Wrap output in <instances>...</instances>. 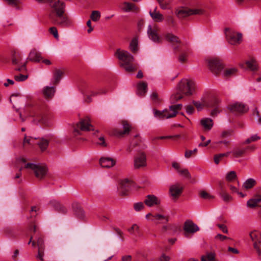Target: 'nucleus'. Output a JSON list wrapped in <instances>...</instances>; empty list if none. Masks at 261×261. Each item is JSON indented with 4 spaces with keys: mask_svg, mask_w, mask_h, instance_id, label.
I'll list each match as a JSON object with an SVG mask.
<instances>
[{
    "mask_svg": "<svg viewBox=\"0 0 261 261\" xmlns=\"http://www.w3.org/2000/svg\"><path fill=\"white\" fill-rule=\"evenodd\" d=\"M115 56L121 61L120 66L123 67L127 72H132L137 70V65L134 63L135 60L134 57L127 51L117 49Z\"/></svg>",
    "mask_w": 261,
    "mask_h": 261,
    "instance_id": "1",
    "label": "nucleus"
},
{
    "mask_svg": "<svg viewBox=\"0 0 261 261\" xmlns=\"http://www.w3.org/2000/svg\"><path fill=\"white\" fill-rule=\"evenodd\" d=\"M196 85L190 79H182L180 81V99L189 97L196 92Z\"/></svg>",
    "mask_w": 261,
    "mask_h": 261,
    "instance_id": "2",
    "label": "nucleus"
},
{
    "mask_svg": "<svg viewBox=\"0 0 261 261\" xmlns=\"http://www.w3.org/2000/svg\"><path fill=\"white\" fill-rule=\"evenodd\" d=\"M179 109V104H175L169 107V109H165L163 111L154 110V115L155 117L160 119H169L174 117Z\"/></svg>",
    "mask_w": 261,
    "mask_h": 261,
    "instance_id": "3",
    "label": "nucleus"
},
{
    "mask_svg": "<svg viewBox=\"0 0 261 261\" xmlns=\"http://www.w3.org/2000/svg\"><path fill=\"white\" fill-rule=\"evenodd\" d=\"M49 18L54 24L62 28H69L73 24L72 19L65 12H62Z\"/></svg>",
    "mask_w": 261,
    "mask_h": 261,
    "instance_id": "4",
    "label": "nucleus"
},
{
    "mask_svg": "<svg viewBox=\"0 0 261 261\" xmlns=\"http://www.w3.org/2000/svg\"><path fill=\"white\" fill-rule=\"evenodd\" d=\"M82 90L83 94L85 96V101L87 103L92 101V96H95L107 93L106 90L103 88L94 90L93 86L90 85L84 86Z\"/></svg>",
    "mask_w": 261,
    "mask_h": 261,
    "instance_id": "5",
    "label": "nucleus"
},
{
    "mask_svg": "<svg viewBox=\"0 0 261 261\" xmlns=\"http://www.w3.org/2000/svg\"><path fill=\"white\" fill-rule=\"evenodd\" d=\"M184 6H180V18L186 17L192 15H200L203 13L201 9H190L186 6L189 5L190 0H180V3Z\"/></svg>",
    "mask_w": 261,
    "mask_h": 261,
    "instance_id": "6",
    "label": "nucleus"
},
{
    "mask_svg": "<svg viewBox=\"0 0 261 261\" xmlns=\"http://www.w3.org/2000/svg\"><path fill=\"white\" fill-rule=\"evenodd\" d=\"M48 6L50 9L48 15L49 18L62 12H65L66 5L65 3L62 1L55 0L51 2Z\"/></svg>",
    "mask_w": 261,
    "mask_h": 261,
    "instance_id": "7",
    "label": "nucleus"
},
{
    "mask_svg": "<svg viewBox=\"0 0 261 261\" xmlns=\"http://www.w3.org/2000/svg\"><path fill=\"white\" fill-rule=\"evenodd\" d=\"M226 38L228 42L233 45L240 44L242 40V35L229 28L225 29Z\"/></svg>",
    "mask_w": 261,
    "mask_h": 261,
    "instance_id": "8",
    "label": "nucleus"
},
{
    "mask_svg": "<svg viewBox=\"0 0 261 261\" xmlns=\"http://www.w3.org/2000/svg\"><path fill=\"white\" fill-rule=\"evenodd\" d=\"M24 168L33 170L36 177L40 179L44 177L47 171L46 166L33 163H27L25 164Z\"/></svg>",
    "mask_w": 261,
    "mask_h": 261,
    "instance_id": "9",
    "label": "nucleus"
},
{
    "mask_svg": "<svg viewBox=\"0 0 261 261\" xmlns=\"http://www.w3.org/2000/svg\"><path fill=\"white\" fill-rule=\"evenodd\" d=\"M12 63L13 65L17 66L16 70L23 71L26 70V62L22 61V57L21 53L14 51L12 55Z\"/></svg>",
    "mask_w": 261,
    "mask_h": 261,
    "instance_id": "10",
    "label": "nucleus"
},
{
    "mask_svg": "<svg viewBox=\"0 0 261 261\" xmlns=\"http://www.w3.org/2000/svg\"><path fill=\"white\" fill-rule=\"evenodd\" d=\"M34 116L39 122L45 124L48 119V113L46 106L38 107L35 110Z\"/></svg>",
    "mask_w": 261,
    "mask_h": 261,
    "instance_id": "11",
    "label": "nucleus"
},
{
    "mask_svg": "<svg viewBox=\"0 0 261 261\" xmlns=\"http://www.w3.org/2000/svg\"><path fill=\"white\" fill-rule=\"evenodd\" d=\"M206 62L209 69L214 74H219L223 69L222 62L217 58H211Z\"/></svg>",
    "mask_w": 261,
    "mask_h": 261,
    "instance_id": "12",
    "label": "nucleus"
},
{
    "mask_svg": "<svg viewBox=\"0 0 261 261\" xmlns=\"http://www.w3.org/2000/svg\"><path fill=\"white\" fill-rule=\"evenodd\" d=\"M249 236L253 242L254 248L256 251L258 255L261 256V234L256 231L253 230L250 232Z\"/></svg>",
    "mask_w": 261,
    "mask_h": 261,
    "instance_id": "13",
    "label": "nucleus"
},
{
    "mask_svg": "<svg viewBox=\"0 0 261 261\" xmlns=\"http://www.w3.org/2000/svg\"><path fill=\"white\" fill-rule=\"evenodd\" d=\"M89 118L86 117L85 119L81 120L77 123L76 127L74 128V133L75 135H80V131H90L93 130V126L89 122Z\"/></svg>",
    "mask_w": 261,
    "mask_h": 261,
    "instance_id": "14",
    "label": "nucleus"
},
{
    "mask_svg": "<svg viewBox=\"0 0 261 261\" xmlns=\"http://www.w3.org/2000/svg\"><path fill=\"white\" fill-rule=\"evenodd\" d=\"M147 220L153 222L156 224H166L169 221L167 216L160 214L148 213L145 216Z\"/></svg>",
    "mask_w": 261,
    "mask_h": 261,
    "instance_id": "15",
    "label": "nucleus"
},
{
    "mask_svg": "<svg viewBox=\"0 0 261 261\" xmlns=\"http://www.w3.org/2000/svg\"><path fill=\"white\" fill-rule=\"evenodd\" d=\"M159 28L156 24L149 25L147 28V34L149 38L155 43H161L162 38L159 35Z\"/></svg>",
    "mask_w": 261,
    "mask_h": 261,
    "instance_id": "16",
    "label": "nucleus"
},
{
    "mask_svg": "<svg viewBox=\"0 0 261 261\" xmlns=\"http://www.w3.org/2000/svg\"><path fill=\"white\" fill-rule=\"evenodd\" d=\"M184 235L189 238L190 234H193L195 232L199 230L198 226L194 224L192 221L188 220L184 223Z\"/></svg>",
    "mask_w": 261,
    "mask_h": 261,
    "instance_id": "17",
    "label": "nucleus"
},
{
    "mask_svg": "<svg viewBox=\"0 0 261 261\" xmlns=\"http://www.w3.org/2000/svg\"><path fill=\"white\" fill-rule=\"evenodd\" d=\"M228 109L230 112L233 113H244L248 110L247 105L241 102H234L228 106Z\"/></svg>",
    "mask_w": 261,
    "mask_h": 261,
    "instance_id": "18",
    "label": "nucleus"
},
{
    "mask_svg": "<svg viewBox=\"0 0 261 261\" xmlns=\"http://www.w3.org/2000/svg\"><path fill=\"white\" fill-rule=\"evenodd\" d=\"M146 165V156L144 152H141L135 157L134 167L135 169L144 167Z\"/></svg>",
    "mask_w": 261,
    "mask_h": 261,
    "instance_id": "19",
    "label": "nucleus"
},
{
    "mask_svg": "<svg viewBox=\"0 0 261 261\" xmlns=\"http://www.w3.org/2000/svg\"><path fill=\"white\" fill-rule=\"evenodd\" d=\"M164 37L168 42L172 44L175 50L178 51L179 41L178 36L172 33H167L164 35Z\"/></svg>",
    "mask_w": 261,
    "mask_h": 261,
    "instance_id": "20",
    "label": "nucleus"
},
{
    "mask_svg": "<svg viewBox=\"0 0 261 261\" xmlns=\"http://www.w3.org/2000/svg\"><path fill=\"white\" fill-rule=\"evenodd\" d=\"M123 130L117 129L115 130L114 135L118 137H122L125 135H128L132 129L131 125L127 121H122Z\"/></svg>",
    "mask_w": 261,
    "mask_h": 261,
    "instance_id": "21",
    "label": "nucleus"
},
{
    "mask_svg": "<svg viewBox=\"0 0 261 261\" xmlns=\"http://www.w3.org/2000/svg\"><path fill=\"white\" fill-rule=\"evenodd\" d=\"M37 244L38 246V255L37 257L41 260L43 261V256L44 254L45 245L44 241L41 236L38 237L37 240Z\"/></svg>",
    "mask_w": 261,
    "mask_h": 261,
    "instance_id": "22",
    "label": "nucleus"
},
{
    "mask_svg": "<svg viewBox=\"0 0 261 261\" xmlns=\"http://www.w3.org/2000/svg\"><path fill=\"white\" fill-rule=\"evenodd\" d=\"M169 194L170 198L173 201H176L179 197V184H176L171 186L169 189Z\"/></svg>",
    "mask_w": 261,
    "mask_h": 261,
    "instance_id": "23",
    "label": "nucleus"
},
{
    "mask_svg": "<svg viewBox=\"0 0 261 261\" xmlns=\"http://www.w3.org/2000/svg\"><path fill=\"white\" fill-rule=\"evenodd\" d=\"M130 181L127 179L122 180L120 182L119 192L121 195H126L129 189Z\"/></svg>",
    "mask_w": 261,
    "mask_h": 261,
    "instance_id": "24",
    "label": "nucleus"
},
{
    "mask_svg": "<svg viewBox=\"0 0 261 261\" xmlns=\"http://www.w3.org/2000/svg\"><path fill=\"white\" fill-rule=\"evenodd\" d=\"M149 15L152 20L156 22H163L165 19L164 15L157 10V7H155L153 10L149 11Z\"/></svg>",
    "mask_w": 261,
    "mask_h": 261,
    "instance_id": "25",
    "label": "nucleus"
},
{
    "mask_svg": "<svg viewBox=\"0 0 261 261\" xmlns=\"http://www.w3.org/2000/svg\"><path fill=\"white\" fill-rule=\"evenodd\" d=\"M120 8L125 12L133 11L137 12L139 11V8L134 4L128 2H123L120 6Z\"/></svg>",
    "mask_w": 261,
    "mask_h": 261,
    "instance_id": "26",
    "label": "nucleus"
},
{
    "mask_svg": "<svg viewBox=\"0 0 261 261\" xmlns=\"http://www.w3.org/2000/svg\"><path fill=\"white\" fill-rule=\"evenodd\" d=\"M99 164L103 168H110L116 164V161L111 158L102 157L99 160Z\"/></svg>",
    "mask_w": 261,
    "mask_h": 261,
    "instance_id": "27",
    "label": "nucleus"
},
{
    "mask_svg": "<svg viewBox=\"0 0 261 261\" xmlns=\"http://www.w3.org/2000/svg\"><path fill=\"white\" fill-rule=\"evenodd\" d=\"M160 200L153 195H148L144 200V203L148 206L151 207L160 204Z\"/></svg>",
    "mask_w": 261,
    "mask_h": 261,
    "instance_id": "28",
    "label": "nucleus"
},
{
    "mask_svg": "<svg viewBox=\"0 0 261 261\" xmlns=\"http://www.w3.org/2000/svg\"><path fill=\"white\" fill-rule=\"evenodd\" d=\"M166 22L172 30H174L177 28V20L175 18L171 15H168L166 17Z\"/></svg>",
    "mask_w": 261,
    "mask_h": 261,
    "instance_id": "29",
    "label": "nucleus"
},
{
    "mask_svg": "<svg viewBox=\"0 0 261 261\" xmlns=\"http://www.w3.org/2000/svg\"><path fill=\"white\" fill-rule=\"evenodd\" d=\"M28 59L30 61L39 62L42 60L40 54L35 49H32L29 55Z\"/></svg>",
    "mask_w": 261,
    "mask_h": 261,
    "instance_id": "30",
    "label": "nucleus"
},
{
    "mask_svg": "<svg viewBox=\"0 0 261 261\" xmlns=\"http://www.w3.org/2000/svg\"><path fill=\"white\" fill-rule=\"evenodd\" d=\"M56 89L54 87H44L42 90L43 94L45 98H51L55 93Z\"/></svg>",
    "mask_w": 261,
    "mask_h": 261,
    "instance_id": "31",
    "label": "nucleus"
},
{
    "mask_svg": "<svg viewBox=\"0 0 261 261\" xmlns=\"http://www.w3.org/2000/svg\"><path fill=\"white\" fill-rule=\"evenodd\" d=\"M147 84L145 82H140L137 86V94L140 96H143L146 93Z\"/></svg>",
    "mask_w": 261,
    "mask_h": 261,
    "instance_id": "32",
    "label": "nucleus"
},
{
    "mask_svg": "<svg viewBox=\"0 0 261 261\" xmlns=\"http://www.w3.org/2000/svg\"><path fill=\"white\" fill-rule=\"evenodd\" d=\"M161 8L163 10H169L171 8V4L173 0H156Z\"/></svg>",
    "mask_w": 261,
    "mask_h": 261,
    "instance_id": "33",
    "label": "nucleus"
},
{
    "mask_svg": "<svg viewBox=\"0 0 261 261\" xmlns=\"http://www.w3.org/2000/svg\"><path fill=\"white\" fill-rule=\"evenodd\" d=\"M201 124L205 130H210L213 125V123L212 119L205 118L201 120Z\"/></svg>",
    "mask_w": 261,
    "mask_h": 261,
    "instance_id": "34",
    "label": "nucleus"
},
{
    "mask_svg": "<svg viewBox=\"0 0 261 261\" xmlns=\"http://www.w3.org/2000/svg\"><path fill=\"white\" fill-rule=\"evenodd\" d=\"M51 204L57 211L62 213H66L67 212L66 208L60 202L54 200L51 202Z\"/></svg>",
    "mask_w": 261,
    "mask_h": 261,
    "instance_id": "35",
    "label": "nucleus"
},
{
    "mask_svg": "<svg viewBox=\"0 0 261 261\" xmlns=\"http://www.w3.org/2000/svg\"><path fill=\"white\" fill-rule=\"evenodd\" d=\"M64 74V72L60 69H55L54 73V81L53 84L57 85L61 80L62 76Z\"/></svg>",
    "mask_w": 261,
    "mask_h": 261,
    "instance_id": "36",
    "label": "nucleus"
},
{
    "mask_svg": "<svg viewBox=\"0 0 261 261\" xmlns=\"http://www.w3.org/2000/svg\"><path fill=\"white\" fill-rule=\"evenodd\" d=\"M187 261H198L197 259L190 258ZM201 261H215V255L214 253H209L206 255L201 256Z\"/></svg>",
    "mask_w": 261,
    "mask_h": 261,
    "instance_id": "37",
    "label": "nucleus"
},
{
    "mask_svg": "<svg viewBox=\"0 0 261 261\" xmlns=\"http://www.w3.org/2000/svg\"><path fill=\"white\" fill-rule=\"evenodd\" d=\"M129 49L131 51L136 54L138 50V41L136 38H134L129 44Z\"/></svg>",
    "mask_w": 261,
    "mask_h": 261,
    "instance_id": "38",
    "label": "nucleus"
},
{
    "mask_svg": "<svg viewBox=\"0 0 261 261\" xmlns=\"http://www.w3.org/2000/svg\"><path fill=\"white\" fill-rule=\"evenodd\" d=\"M175 231V227L174 225L170 224H166L161 228V232L163 233H170L171 231Z\"/></svg>",
    "mask_w": 261,
    "mask_h": 261,
    "instance_id": "39",
    "label": "nucleus"
},
{
    "mask_svg": "<svg viewBox=\"0 0 261 261\" xmlns=\"http://www.w3.org/2000/svg\"><path fill=\"white\" fill-rule=\"evenodd\" d=\"M256 184V181L253 178L247 179L243 184V187L245 189H249L254 187Z\"/></svg>",
    "mask_w": 261,
    "mask_h": 261,
    "instance_id": "40",
    "label": "nucleus"
},
{
    "mask_svg": "<svg viewBox=\"0 0 261 261\" xmlns=\"http://www.w3.org/2000/svg\"><path fill=\"white\" fill-rule=\"evenodd\" d=\"M42 151H44L48 145V141L46 139L42 138L37 143Z\"/></svg>",
    "mask_w": 261,
    "mask_h": 261,
    "instance_id": "41",
    "label": "nucleus"
},
{
    "mask_svg": "<svg viewBox=\"0 0 261 261\" xmlns=\"http://www.w3.org/2000/svg\"><path fill=\"white\" fill-rule=\"evenodd\" d=\"M259 200V196L254 199H249L247 203V206L250 207H254L258 206Z\"/></svg>",
    "mask_w": 261,
    "mask_h": 261,
    "instance_id": "42",
    "label": "nucleus"
},
{
    "mask_svg": "<svg viewBox=\"0 0 261 261\" xmlns=\"http://www.w3.org/2000/svg\"><path fill=\"white\" fill-rule=\"evenodd\" d=\"M261 139L260 137L258 134H254L251 135L250 137L247 138L244 142V144H249L251 142H256Z\"/></svg>",
    "mask_w": 261,
    "mask_h": 261,
    "instance_id": "43",
    "label": "nucleus"
},
{
    "mask_svg": "<svg viewBox=\"0 0 261 261\" xmlns=\"http://www.w3.org/2000/svg\"><path fill=\"white\" fill-rule=\"evenodd\" d=\"M230 152H227L224 153H220L218 154H216L214 156V160L215 163L217 165H218L219 163L220 160L222 159L223 157H227L228 155L229 154Z\"/></svg>",
    "mask_w": 261,
    "mask_h": 261,
    "instance_id": "44",
    "label": "nucleus"
},
{
    "mask_svg": "<svg viewBox=\"0 0 261 261\" xmlns=\"http://www.w3.org/2000/svg\"><path fill=\"white\" fill-rule=\"evenodd\" d=\"M237 69L236 68H230L226 69L223 73V74L226 77L231 76L236 74Z\"/></svg>",
    "mask_w": 261,
    "mask_h": 261,
    "instance_id": "45",
    "label": "nucleus"
},
{
    "mask_svg": "<svg viewBox=\"0 0 261 261\" xmlns=\"http://www.w3.org/2000/svg\"><path fill=\"white\" fill-rule=\"evenodd\" d=\"M246 149L244 148H236L232 151V153L234 157L239 158L243 155Z\"/></svg>",
    "mask_w": 261,
    "mask_h": 261,
    "instance_id": "46",
    "label": "nucleus"
},
{
    "mask_svg": "<svg viewBox=\"0 0 261 261\" xmlns=\"http://www.w3.org/2000/svg\"><path fill=\"white\" fill-rule=\"evenodd\" d=\"M247 67L251 70L254 71L257 69V64L254 60H250L246 62Z\"/></svg>",
    "mask_w": 261,
    "mask_h": 261,
    "instance_id": "47",
    "label": "nucleus"
},
{
    "mask_svg": "<svg viewBox=\"0 0 261 261\" xmlns=\"http://www.w3.org/2000/svg\"><path fill=\"white\" fill-rule=\"evenodd\" d=\"M182 177L184 179H190L191 177V174L187 169L180 168V177Z\"/></svg>",
    "mask_w": 261,
    "mask_h": 261,
    "instance_id": "48",
    "label": "nucleus"
},
{
    "mask_svg": "<svg viewBox=\"0 0 261 261\" xmlns=\"http://www.w3.org/2000/svg\"><path fill=\"white\" fill-rule=\"evenodd\" d=\"M198 149L195 148L193 150H187L185 153V157L187 159H189L192 156H194L197 154Z\"/></svg>",
    "mask_w": 261,
    "mask_h": 261,
    "instance_id": "49",
    "label": "nucleus"
},
{
    "mask_svg": "<svg viewBox=\"0 0 261 261\" xmlns=\"http://www.w3.org/2000/svg\"><path fill=\"white\" fill-rule=\"evenodd\" d=\"M36 139V138H33V137H28L27 135H25L23 142V145L24 146L26 144L33 145L35 144L34 141Z\"/></svg>",
    "mask_w": 261,
    "mask_h": 261,
    "instance_id": "50",
    "label": "nucleus"
},
{
    "mask_svg": "<svg viewBox=\"0 0 261 261\" xmlns=\"http://www.w3.org/2000/svg\"><path fill=\"white\" fill-rule=\"evenodd\" d=\"M236 173L233 171H230L226 174V179L227 181H231L236 179Z\"/></svg>",
    "mask_w": 261,
    "mask_h": 261,
    "instance_id": "51",
    "label": "nucleus"
},
{
    "mask_svg": "<svg viewBox=\"0 0 261 261\" xmlns=\"http://www.w3.org/2000/svg\"><path fill=\"white\" fill-rule=\"evenodd\" d=\"M220 195L221 196V197L222 198V199L225 201V202H229L230 201H231L232 200V197L230 195H229L228 193H227L226 192L223 191H222L220 193Z\"/></svg>",
    "mask_w": 261,
    "mask_h": 261,
    "instance_id": "52",
    "label": "nucleus"
},
{
    "mask_svg": "<svg viewBox=\"0 0 261 261\" xmlns=\"http://www.w3.org/2000/svg\"><path fill=\"white\" fill-rule=\"evenodd\" d=\"M100 17V13L98 11H92L90 18L94 21H98Z\"/></svg>",
    "mask_w": 261,
    "mask_h": 261,
    "instance_id": "53",
    "label": "nucleus"
},
{
    "mask_svg": "<svg viewBox=\"0 0 261 261\" xmlns=\"http://www.w3.org/2000/svg\"><path fill=\"white\" fill-rule=\"evenodd\" d=\"M203 101L204 107L212 108L215 106V100L214 99L211 98Z\"/></svg>",
    "mask_w": 261,
    "mask_h": 261,
    "instance_id": "54",
    "label": "nucleus"
},
{
    "mask_svg": "<svg viewBox=\"0 0 261 261\" xmlns=\"http://www.w3.org/2000/svg\"><path fill=\"white\" fill-rule=\"evenodd\" d=\"M200 196L204 199L210 200L213 199L214 197L205 191H202L200 192Z\"/></svg>",
    "mask_w": 261,
    "mask_h": 261,
    "instance_id": "55",
    "label": "nucleus"
},
{
    "mask_svg": "<svg viewBox=\"0 0 261 261\" xmlns=\"http://www.w3.org/2000/svg\"><path fill=\"white\" fill-rule=\"evenodd\" d=\"M28 76L27 75H24L19 74L18 75H15L14 76V79L17 82H23L28 79Z\"/></svg>",
    "mask_w": 261,
    "mask_h": 261,
    "instance_id": "56",
    "label": "nucleus"
},
{
    "mask_svg": "<svg viewBox=\"0 0 261 261\" xmlns=\"http://www.w3.org/2000/svg\"><path fill=\"white\" fill-rule=\"evenodd\" d=\"M75 213L76 216L80 219H83L84 217V212L83 210L81 207H78L75 210Z\"/></svg>",
    "mask_w": 261,
    "mask_h": 261,
    "instance_id": "57",
    "label": "nucleus"
},
{
    "mask_svg": "<svg viewBox=\"0 0 261 261\" xmlns=\"http://www.w3.org/2000/svg\"><path fill=\"white\" fill-rule=\"evenodd\" d=\"M188 54L187 51L182 50L180 51V62L186 63L188 60Z\"/></svg>",
    "mask_w": 261,
    "mask_h": 261,
    "instance_id": "58",
    "label": "nucleus"
},
{
    "mask_svg": "<svg viewBox=\"0 0 261 261\" xmlns=\"http://www.w3.org/2000/svg\"><path fill=\"white\" fill-rule=\"evenodd\" d=\"M49 31L50 33L56 39H59V37L58 35V32L56 27H53L50 28Z\"/></svg>",
    "mask_w": 261,
    "mask_h": 261,
    "instance_id": "59",
    "label": "nucleus"
},
{
    "mask_svg": "<svg viewBox=\"0 0 261 261\" xmlns=\"http://www.w3.org/2000/svg\"><path fill=\"white\" fill-rule=\"evenodd\" d=\"M193 103L198 111L202 110L204 107L203 100L201 102L193 101Z\"/></svg>",
    "mask_w": 261,
    "mask_h": 261,
    "instance_id": "60",
    "label": "nucleus"
},
{
    "mask_svg": "<svg viewBox=\"0 0 261 261\" xmlns=\"http://www.w3.org/2000/svg\"><path fill=\"white\" fill-rule=\"evenodd\" d=\"M134 207L135 211H139L143 208L144 204L142 202H138L135 203L134 205Z\"/></svg>",
    "mask_w": 261,
    "mask_h": 261,
    "instance_id": "61",
    "label": "nucleus"
},
{
    "mask_svg": "<svg viewBox=\"0 0 261 261\" xmlns=\"http://www.w3.org/2000/svg\"><path fill=\"white\" fill-rule=\"evenodd\" d=\"M179 99V94L178 91H177L176 93L173 94L171 97V101L173 103H175Z\"/></svg>",
    "mask_w": 261,
    "mask_h": 261,
    "instance_id": "62",
    "label": "nucleus"
},
{
    "mask_svg": "<svg viewBox=\"0 0 261 261\" xmlns=\"http://www.w3.org/2000/svg\"><path fill=\"white\" fill-rule=\"evenodd\" d=\"M7 3L12 6H17L19 3V0H4Z\"/></svg>",
    "mask_w": 261,
    "mask_h": 261,
    "instance_id": "63",
    "label": "nucleus"
},
{
    "mask_svg": "<svg viewBox=\"0 0 261 261\" xmlns=\"http://www.w3.org/2000/svg\"><path fill=\"white\" fill-rule=\"evenodd\" d=\"M139 230V226L136 224H134L132 226V227L128 229V231L130 233H134L135 231H137Z\"/></svg>",
    "mask_w": 261,
    "mask_h": 261,
    "instance_id": "64",
    "label": "nucleus"
}]
</instances>
